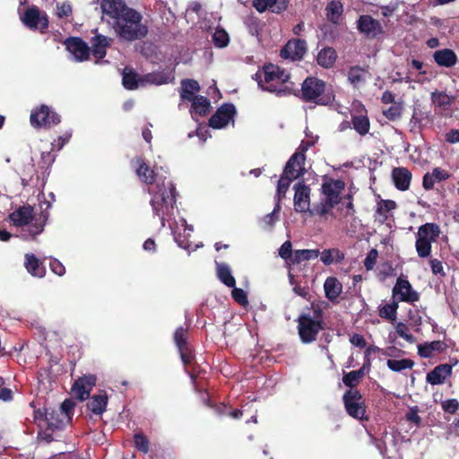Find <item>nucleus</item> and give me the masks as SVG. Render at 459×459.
Returning a JSON list of instances; mask_svg holds the SVG:
<instances>
[{"instance_id":"obj_1","label":"nucleus","mask_w":459,"mask_h":459,"mask_svg":"<svg viewBox=\"0 0 459 459\" xmlns=\"http://www.w3.org/2000/svg\"><path fill=\"white\" fill-rule=\"evenodd\" d=\"M134 167L139 179L150 185L148 187V193L151 195L150 204L154 215L160 219L161 227H165L168 221L178 246L187 249L188 238L194 228L192 225H187L184 218L171 221L176 203V189L172 181L166 176L167 170L161 166H154V169H151L142 159L134 161Z\"/></svg>"},{"instance_id":"obj_2","label":"nucleus","mask_w":459,"mask_h":459,"mask_svg":"<svg viewBox=\"0 0 459 459\" xmlns=\"http://www.w3.org/2000/svg\"><path fill=\"white\" fill-rule=\"evenodd\" d=\"M258 87L277 96L290 94L294 91V83L290 74L280 66L273 64L264 65L254 75Z\"/></svg>"},{"instance_id":"obj_3","label":"nucleus","mask_w":459,"mask_h":459,"mask_svg":"<svg viewBox=\"0 0 459 459\" xmlns=\"http://www.w3.org/2000/svg\"><path fill=\"white\" fill-rule=\"evenodd\" d=\"M116 33L123 39L133 41L144 37L147 28L142 23V15L134 9L126 10L114 22L108 20Z\"/></svg>"},{"instance_id":"obj_4","label":"nucleus","mask_w":459,"mask_h":459,"mask_svg":"<svg viewBox=\"0 0 459 459\" xmlns=\"http://www.w3.org/2000/svg\"><path fill=\"white\" fill-rule=\"evenodd\" d=\"M344 189V183L342 180L330 179L322 185L323 197L320 202L313 205V213L318 217L327 220L329 217H335L333 209L342 202L341 194Z\"/></svg>"},{"instance_id":"obj_5","label":"nucleus","mask_w":459,"mask_h":459,"mask_svg":"<svg viewBox=\"0 0 459 459\" xmlns=\"http://www.w3.org/2000/svg\"><path fill=\"white\" fill-rule=\"evenodd\" d=\"M13 226L22 229V237H34L43 230V224L34 218L33 209L30 206H22L9 215Z\"/></svg>"},{"instance_id":"obj_6","label":"nucleus","mask_w":459,"mask_h":459,"mask_svg":"<svg viewBox=\"0 0 459 459\" xmlns=\"http://www.w3.org/2000/svg\"><path fill=\"white\" fill-rule=\"evenodd\" d=\"M302 97L307 101L319 105H326L332 100V96L325 93V83L313 77H308L303 82Z\"/></svg>"},{"instance_id":"obj_7","label":"nucleus","mask_w":459,"mask_h":459,"mask_svg":"<svg viewBox=\"0 0 459 459\" xmlns=\"http://www.w3.org/2000/svg\"><path fill=\"white\" fill-rule=\"evenodd\" d=\"M298 328L301 341L309 343L316 340L318 332L322 329V323L309 315H301Z\"/></svg>"},{"instance_id":"obj_8","label":"nucleus","mask_w":459,"mask_h":459,"mask_svg":"<svg viewBox=\"0 0 459 459\" xmlns=\"http://www.w3.org/2000/svg\"><path fill=\"white\" fill-rule=\"evenodd\" d=\"M295 195L293 198L294 210L299 213H308L310 216H318L313 213V207L310 205V188L303 182L294 186Z\"/></svg>"},{"instance_id":"obj_9","label":"nucleus","mask_w":459,"mask_h":459,"mask_svg":"<svg viewBox=\"0 0 459 459\" xmlns=\"http://www.w3.org/2000/svg\"><path fill=\"white\" fill-rule=\"evenodd\" d=\"M30 120L33 127H49L57 125L60 122V117L48 106L41 105L39 108L31 111Z\"/></svg>"},{"instance_id":"obj_10","label":"nucleus","mask_w":459,"mask_h":459,"mask_svg":"<svg viewBox=\"0 0 459 459\" xmlns=\"http://www.w3.org/2000/svg\"><path fill=\"white\" fill-rule=\"evenodd\" d=\"M343 402L349 415L358 420L364 419L366 412L364 402L357 390L347 391L343 395Z\"/></svg>"},{"instance_id":"obj_11","label":"nucleus","mask_w":459,"mask_h":459,"mask_svg":"<svg viewBox=\"0 0 459 459\" xmlns=\"http://www.w3.org/2000/svg\"><path fill=\"white\" fill-rule=\"evenodd\" d=\"M393 298L395 301L413 303L419 300V294L415 291L411 283L403 278H398L393 288Z\"/></svg>"},{"instance_id":"obj_12","label":"nucleus","mask_w":459,"mask_h":459,"mask_svg":"<svg viewBox=\"0 0 459 459\" xmlns=\"http://www.w3.org/2000/svg\"><path fill=\"white\" fill-rule=\"evenodd\" d=\"M102 13V19H107L111 22L117 19L122 13L130 9L127 7L123 0H98Z\"/></svg>"},{"instance_id":"obj_13","label":"nucleus","mask_w":459,"mask_h":459,"mask_svg":"<svg viewBox=\"0 0 459 459\" xmlns=\"http://www.w3.org/2000/svg\"><path fill=\"white\" fill-rule=\"evenodd\" d=\"M21 19L24 25L30 29L44 30L48 26L47 15L35 6L28 8Z\"/></svg>"},{"instance_id":"obj_14","label":"nucleus","mask_w":459,"mask_h":459,"mask_svg":"<svg viewBox=\"0 0 459 459\" xmlns=\"http://www.w3.org/2000/svg\"><path fill=\"white\" fill-rule=\"evenodd\" d=\"M236 113L233 104H223L209 120L211 127L221 129L225 127L231 120Z\"/></svg>"},{"instance_id":"obj_15","label":"nucleus","mask_w":459,"mask_h":459,"mask_svg":"<svg viewBox=\"0 0 459 459\" xmlns=\"http://www.w3.org/2000/svg\"><path fill=\"white\" fill-rule=\"evenodd\" d=\"M174 341L179 351L182 362L187 366L194 359V355L187 342L186 329L180 326L174 333Z\"/></svg>"},{"instance_id":"obj_16","label":"nucleus","mask_w":459,"mask_h":459,"mask_svg":"<svg viewBox=\"0 0 459 459\" xmlns=\"http://www.w3.org/2000/svg\"><path fill=\"white\" fill-rule=\"evenodd\" d=\"M174 79L175 77L172 70H163L141 75L140 84H142L143 87L147 85L159 86L172 82Z\"/></svg>"},{"instance_id":"obj_17","label":"nucleus","mask_w":459,"mask_h":459,"mask_svg":"<svg viewBox=\"0 0 459 459\" xmlns=\"http://www.w3.org/2000/svg\"><path fill=\"white\" fill-rule=\"evenodd\" d=\"M307 50V43L303 39L290 40L281 50V56L284 59L299 60Z\"/></svg>"},{"instance_id":"obj_18","label":"nucleus","mask_w":459,"mask_h":459,"mask_svg":"<svg viewBox=\"0 0 459 459\" xmlns=\"http://www.w3.org/2000/svg\"><path fill=\"white\" fill-rule=\"evenodd\" d=\"M357 23L359 30L368 38H377L383 33L380 22L370 15H361Z\"/></svg>"},{"instance_id":"obj_19","label":"nucleus","mask_w":459,"mask_h":459,"mask_svg":"<svg viewBox=\"0 0 459 459\" xmlns=\"http://www.w3.org/2000/svg\"><path fill=\"white\" fill-rule=\"evenodd\" d=\"M95 376H85L75 381L72 387V392L77 399L81 401L86 400L89 397L92 387L95 385Z\"/></svg>"},{"instance_id":"obj_20","label":"nucleus","mask_w":459,"mask_h":459,"mask_svg":"<svg viewBox=\"0 0 459 459\" xmlns=\"http://www.w3.org/2000/svg\"><path fill=\"white\" fill-rule=\"evenodd\" d=\"M66 48L77 62L87 60L90 55V48L78 38H72L65 42Z\"/></svg>"},{"instance_id":"obj_21","label":"nucleus","mask_w":459,"mask_h":459,"mask_svg":"<svg viewBox=\"0 0 459 459\" xmlns=\"http://www.w3.org/2000/svg\"><path fill=\"white\" fill-rule=\"evenodd\" d=\"M315 143L314 140L302 141L298 151L290 158L285 168H287L293 158H296L293 163L291 164L290 170L293 172L299 173V178L304 174V161L305 155L304 152L308 149L309 146L313 145Z\"/></svg>"},{"instance_id":"obj_22","label":"nucleus","mask_w":459,"mask_h":459,"mask_svg":"<svg viewBox=\"0 0 459 459\" xmlns=\"http://www.w3.org/2000/svg\"><path fill=\"white\" fill-rule=\"evenodd\" d=\"M296 158H293L287 168H284L283 173L278 181L277 186V203L280 204L281 200L285 196L290 183L299 178V173L290 170L291 164Z\"/></svg>"},{"instance_id":"obj_23","label":"nucleus","mask_w":459,"mask_h":459,"mask_svg":"<svg viewBox=\"0 0 459 459\" xmlns=\"http://www.w3.org/2000/svg\"><path fill=\"white\" fill-rule=\"evenodd\" d=\"M74 408V403L72 400H70V399L65 400L60 406V411L58 414L57 422L52 421L51 420L52 417L51 418L47 417L48 420L49 421L48 422L49 426H51L54 429H60V428H63L64 426L67 425L71 421Z\"/></svg>"},{"instance_id":"obj_24","label":"nucleus","mask_w":459,"mask_h":459,"mask_svg":"<svg viewBox=\"0 0 459 459\" xmlns=\"http://www.w3.org/2000/svg\"><path fill=\"white\" fill-rule=\"evenodd\" d=\"M452 375V366L449 364H441L434 368L426 376V381L432 385H442Z\"/></svg>"},{"instance_id":"obj_25","label":"nucleus","mask_w":459,"mask_h":459,"mask_svg":"<svg viewBox=\"0 0 459 459\" xmlns=\"http://www.w3.org/2000/svg\"><path fill=\"white\" fill-rule=\"evenodd\" d=\"M110 42L111 39L103 35H96L91 39V52L96 59V64L106 56L107 48L110 45Z\"/></svg>"},{"instance_id":"obj_26","label":"nucleus","mask_w":459,"mask_h":459,"mask_svg":"<svg viewBox=\"0 0 459 459\" xmlns=\"http://www.w3.org/2000/svg\"><path fill=\"white\" fill-rule=\"evenodd\" d=\"M450 174L440 168H435L431 172L426 173L423 177L422 186L424 189L430 190L437 182L446 180Z\"/></svg>"},{"instance_id":"obj_27","label":"nucleus","mask_w":459,"mask_h":459,"mask_svg":"<svg viewBox=\"0 0 459 459\" xmlns=\"http://www.w3.org/2000/svg\"><path fill=\"white\" fill-rule=\"evenodd\" d=\"M392 178L396 188L404 191L410 186L411 174L405 168H395L393 169Z\"/></svg>"},{"instance_id":"obj_28","label":"nucleus","mask_w":459,"mask_h":459,"mask_svg":"<svg viewBox=\"0 0 459 459\" xmlns=\"http://www.w3.org/2000/svg\"><path fill=\"white\" fill-rule=\"evenodd\" d=\"M439 234L440 229L435 223H425L419 228L417 232L418 237L431 245L437 240Z\"/></svg>"},{"instance_id":"obj_29","label":"nucleus","mask_w":459,"mask_h":459,"mask_svg":"<svg viewBox=\"0 0 459 459\" xmlns=\"http://www.w3.org/2000/svg\"><path fill=\"white\" fill-rule=\"evenodd\" d=\"M324 290L325 293V297L333 301L337 299L340 294L342 291V284L340 281L335 277H328L326 278L324 283Z\"/></svg>"},{"instance_id":"obj_30","label":"nucleus","mask_w":459,"mask_h":459,"mask_svg":"<svg viewBox=\"0 0 459 459\" xmlns=\"http://www.w3.org/2000/svg\"><path fill=\"white\" fill-rule=\"evenodd\" d=\"M434 59L437 65L445 67H451L456 64L457 57L451 49L445 48L434 53Z\"/></svg>"},{"instance_id":"obj_31","label":"nucleus","mask_w":459,"mask_h":459,"mask_svg":"<svg viewBox=\"0 0 459 459\" xmlns=\"http://www.w3.org/2000/svg\"><path fill=\"white\" fill-rule=\"evenodd\" d=\"M192 117L197 119L196 116H204L208 113L210 108V101L206 97L196 96L192 100Z\"/></svg>"},{"instance_id":"obj_32","label":"nucleus","mask_w":459,"mask_h":459,"mask_svg":"<svg viewBox=\"0 0 459 459\" xmlns=\"http://www.w3.org/2000/svg\"><path fill=\"white\" fill-rule=\"evenodd\" d=\"M25 267L27 271L36 277L42 278L45 275V268L39 263L38 258L32 254H26L25 255Z\"/></svg>"},{"instance_id":"obj_33","label":"nucleus","mask_w":459,"mask_h":459,"mask_svg":"<svg viewBox=\"0 0 459 459\" xmlns=\"http://www.w3.org/2000/svg\"><path fill=\"white\" fill-rule=\"evenodd\" d=\"M337 58L335 50L333 48H324L317 54V64L324 68L332 67Z\"/></svg>"},{"instance_id":"obj_34","label":"nucleus","mask_w":459,"mask_h":459,"mask_svg":"<svg viewBox=\"0 0 459 459\" xmlns=\"http://www.w3.org/2000/svg\"><path fill=\"white\" fill-rule=\"evenodd\" d=\"M343 12V5L338 0H333L325 7V15L327 19L335 24L340 22Z\"/></svg>"},{"instance_id":"obj_35","label":"nucleus","mask_w":459,"mask_h":459,"mask_svg":"<svg viewBox=\"0 0 459 459\" xmlns=\"http://www.w3.org/2000/svg\"><path fill=\"white\" fill-rule=\"evenodd\" d=\"M445 343L441 341H434L418 345V353L422 358H430L436 351H444Z\"/></svg>"},{"instance_id":"obj_36","label":"nucleus","mask_w":459,"mask_h":459,"mask_svg":"<svg viewBox=\"0 0 459 459\" xmlns=\"http://www.w3.org/2000/svg\"><path fill=\"white\" fill-rule=\"evenodd\" d=\"M181 99L188 101L195 98L196 96H195V94L200 90L199 83L196 81L190 79L183 80L181 82Z\"/></svg>"},{"instance_id":"obj_37","label":"nucleus","mask_w":459,"mask_h":459,"mask_svg":"<svg viewBox=\"0 0 459 459\" xmlns=\"http://www.w3.org/2000/svg\"><path fill=\"white\" fill-rule=\"evenodd\" d=\"M432 104L440 108L441 110H446L450 108L454 101V97L447 95L443 91H433L431 93Z\"/></svg>"},{"instance_id":"obj_38","label":"nucleus","mask_w":459,"mask_h":459,"mask_svg":"<svg viewBox=\"0 0 459 459\" xmlns=\"http://www.w3.org/2000/svg\"><path fill=\"white\" fill-rule=\"evenodd\" d=\"M319 255L320 260L325 265L337 264L344 258V254L337 248L325 249Z\"/></svg>"},{"instance_id":"obj_39","label":"nucleus","mask_w":459,"mask_h":459,"mask_svg":"<svg viewBox=\"0 0 459 459\" xmlns=\"http://www.w3.org/2000/svg\"><path fill=\"white\" fill-rule=\"evenodd\" d=\"M123 85L127 90H135L143 87L140 84L141 76L131 69L126 68L123 73Z\"/></svg>"},{"instance_id":"obj_40","label":"nucleus","mask_w":459,"mask_h":459,"mask_svg":"<svg viewBox=\"0 0 459 459\" xmlns=\"http://www.w3.org/2000/svg\"><path fill=\"white\" fill-rule=\"evenodd\" d=\"M217 276L228 287H234L236 284L231 270L226 264H217Z\"/></svg>"},{"instance_id":"obj_41","label":"nucleus","mask_w":459,"mask_h":459,"mask_svg":"<svg viewBox=\"0 0 459 459\" xmlns=\"http://www.w3.org/2000/svg\"><path fill=\"white\" fill-rule=\"evenodd\" d=\"M320 252L316 249L296 250L291 258V264H299L302 261L313 260L318 257Z\"/></svg>"},{"instance_id":"obj_42","label":"nucleus","mask_w":459,"mask_h":459,"mask_svg":"<svg viewBox=\"0 0 459 459\" xmlns=\"http://www.w3.org/2000/svg\"><path fill=\"white\" fill-rule=\"evenodd\" d=\"M107 402L108 399L106 395L98 394L91 397L87 406L93 413L100 415L106 409Z\"/></svg>"},{"instance_id":"obj_43","label":"nucleus","mask_w":459,"mask_h":459,"mask_svg":"<svg viewBox=\"0 0 459 459\" xmlns=\"http://www.w3.org/2000/svg\"><path fill=\"white\" fill-rule=\"evenodd\" d=\"M367 75L368 72L365 69L353 66L348 72V80L353 86L357 87L365 82Z\"/></svg>"},{"instance_id":"obj_44","label":"nucleus","mask_w":459,"mask_h":459,"mask_svg":"<svg viewBox=\"0 0 459 459\" xmlns=\"http://www.w3.org/2000/svg\"><path fill=\"white\" fill-rule=\"evenodd\" d=\"M386 366L394 372H402L403 370L412 368L414 362L410 359H389L386 361Z\"/></svg>"},{"instance_id":"obj_45","label":"nucleus","mask_w":459,"mask_h":459,"mask_svg":"<svg viewBox=\"0 0 459 459\" xmlns=\"http://www.w3.org/2000/svg\"><path fill=\"white\" fill-rule=\"evenodd\" d=\"M212 42L215 47L223 48L229 45L230 36L224 29L218 27L212 34Z\"/></svg>"},{"instance_id":"obj_46","label":"nucleus","mask_w":459,"mask_h":459,"mask_svg":"<svg viewBox=\"0 0 459 459\" xmlns=\"http://www.w3.org/2000/svg\"><path fill=\"white\" fill-rule=\"evenodd\" d=\"M398 309V302L394 300L390 304H385L379 310V316L382 318H385L391 321H394L396 319V314Z\"/></svg>"},{"instance_id":"obj_47","label":"nucleus","mask_w":459,"mask_h":459,"mask_svg":"<svg viewBox=\"0 0 459 459\" xmlns=\"http://www.w3.org/2000/svg\"><path fill=\"white\" fill-rule=\"evenodd\" d=\"M415 248L419 257L427 258L432 251V245L416 236Z\"/></svg>"},{"instance_id":"obj_48","label":"nucleus","mask_w":459,"mask_h":459,"mask_svg":"<svg viewBox=\"0 0 459 459\" xmlns=\"http://www.w3.org/2000/svg\"><path fill=\"white\" fill-rule=\"evenodd\" d=\"M353 128L361 135L366 134L369 129V121L366 116H355L352 118Z\"/></svg>"},{"instance_id":"obj_49","label":"nucleus","mask_w":459,"mask_h":459,"mask_svg":"<svg viewBox=\"0 0 459 459\" xmlns=\"http://www.w3.org/2000/svg\"><path fill=\"white\" fill-rule=\"evenodd\" d=\"M363 376L364 370L363 368H360L359 370L351 371L348 374H346L343 377L342 381L345 385L353 387L359 384V380L363 377Z\"/></svg>"},{"instance_id":"obj_50","label":"nucleus","mask_w":459,"mask_h":459,"mask_svg":"<svg viewBox=\"0 0 459 459\" xmlns=\"http://www.w3.org/2000/svg\"><path fill=\"white\" fill-rule=\"evenodd\" d=\"M281 210V204L276 203L273 211L271 213L266 214L262 222L264 224V228H272L274 223L278 221V213Z\"/></svg>"},{"instance_id":"obj_51","label":"nucleus","mask_w":459,"mask_h":459,"mask_svg":"<svg viewBox=\"0 0 459 459\" xmlns=\"http://www.w3.org/2000/svg\"><path fill=\"white\" fill-rule=\"evenodd\" d=\"M134 446L137 450L143 454H147L149 451V440L142 433H136L134 437Z\"/></svg>"},{"instance_id":"obj_52","label":"nucleus","mask_w":459,"mask_h":459,"mask_svg":"<svg viewBox=\"0 0 459 459\" xmlns=\"http://www.w3.org/2000/svg\"><path fill=\"white\" fill-rule=\"evenodd\" d=\"M397 334L410 343L415 342V337L409 333L408 326L403 323H397L395 325Z\"/></svg>"},{"instance_id":"obj_53","label":"nucleus","mask_w":459,"mask_h":459,"mask_svg":"<svg viewBox=\"0 0 459 459\" xmlns=\"http://www.w3.org/2000/svg\"><path fill=\"white\" fill-rule=\"evenodd\" d=\"M293 254L290 241H285L279 249V255L284 259L288 264H291Z\"/></svg>"},{"instance_id":"obj_54","label":"nucleus","mask_w":459,"mask_h":459,"mask_svg":"<svg viewBox=\"0 0 459 459\" xmlns=\"http://www.w3.org/2000/svg\"><path fill=\"white\" fill-rule=\"evenodd\" d=\"M232 288L231 295L234 300L242 306L247 305L248 300L246 291L242 289L236 288L235 286Z\"/></svg>"},{"instance_id":"obj_55","label":"nucleus","mask_w":459,"mask_h":459,"mask_svg":"<svg viewBox=\"0 0 459 459\" xmlns=\"http://www.w3.org/2000/svg\"><path fill=\"white\" fill-rule=\"evenodd\" d=\"M290 0H268L270 11L272 13H280L286 10Z\"/></svg>"},{"instance_id":"obj_56","label":"nucleus","mask_w":459,"mask_h":459,"mask_svg":"<svg viewBox=\"0 0 459 459\" xmlns=\"http://www.w3.org/2000/svg\"><path fill=\"white\" fill-rule=\"evenodd\" d=\"M394 203L392 201H385L379 204V207L377 209V215L379 221H384L386 219V214L383 213L385 212H388L394 208Z\"/></svg>"},{"instance_id":"obj_57","label":"nucleus","mask_w":459,"mask_h":459,"mask_svg":"<svg viewBox=\"0 0 459 459\" xmlns=\"http://www.w3.org/2000/svg\"><path fill=\"white\" fill-rule=\"evenodd\" d=\"M442 408L446 412L455 413L459 409V402L456 399H447L442 403Z\"/></svg>"},{"instance_id":"obj_58","label":"nucleus","mask_w":459,"mask_h":459,"mask_svg":"<svg viewBox=\"0 0 459 459\" xmlns=\"http://www.w3.org/2000/svg\"><path fill=\"white\" fill-rule=\"evenodd\" d=\"M378 253L376 249H371L364 261V265L367 270H372L377 263Z\"/></svg>"},{"instance_id":"obj_59","label":"nucleus","mask_w":459,"mask_h":459,"mask_svg":"<svg viewBox=\"0 0 459 459\" xmlns=\"http://www.w3.org/2000/svg\"><path fill=\"white\" fill-rule=\"evenodd\" d=\"M56 15L59 18L68 17L72 13V7L68 3L57 4Z\"/></svg>"},{"instance_id":"obj_60","label":"nucleus","mask_w":459,"mask_h":459,"mask_svg":"<svg viewBox=\"0 0 459 459\" xmlns=\"http://www.w3.org/2000/svg\"><path fill=\"white\" fill-rule=\"evenodd\" d=\"M398 3L393 2L387 5H380L379 9L381 10V15L383 17H390L393 13L398 9Z\"/></svg>"},{"instance_id":"obj_61","label":"nucleus","mask_w":459,"mask_h":459,"mask_svg":"<svg viewBox=\"0 0 459 459\" xmlns=\"http://www.w3.org/2000/svg\"><path fill=\"white\" fill-rule=\"evenodd\" d=\"M49 266L51 271L58 276H62L65 273V266L56 259H52L49 263Z\"/></svg>"},{"instance_id":"obj_62","label":"nucleus","mask_w":459,"mask_h":459,"mask_svg":"<svg viewBox=\"0 0 459 459\" xmlns=\"http://www.w3.org/2000/svg\"><path fill=\"white\" fill-rule=\"evenodd\" d=\"M429 264L434 274L441 276L446 274L441 261L437 259H430Z\"/></svg>"},{"instance_id":"obj_63","label":"nucleus","mask_w":459,"mask_h":459,"mask_svg":"<svg viewBox=\"0 0 459 459\" xmlns=\"http://www.w3.org/2000/svg\"><path fill=\"white\" fill-rule=\"evenodd\" d=\"M384 115L390 120H394L401 116V108L398 106H392L384 111Z\"/></svg>"},{"instance_id":"obj_64","label":"nucleus","mask_w":459,"mask_h":459,"mask_svg":"<svg viewBox=\"0 0 459 459\" xmlns=\"http://www.w3.org/2000/svg\"><path fill=\"white\" fill-rule=\"evenodd\" d=\"M351 343L359 348H364L366 346V341L361 334L354 333L350 338Z\"/></svg>"}]
</instances>
